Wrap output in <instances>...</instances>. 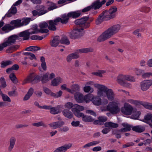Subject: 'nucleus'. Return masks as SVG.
<instances>
[{
    "mask_svg": "<svg viewBox=\"0 0 152 152\" xmlns=\"http://www.w3.org/2000/svg\"><path fill=\"white\" fill-rule=\"evenodd\" d=\"M152 85V80H145L141 83V88L142 90L145 91L148 90Z\"/></svg>",
    "mask_w": 152,
    "mask_h": 152,
    "instance_id": "obj_16",
    "label": "nucleus"
},
{
    "mask_svg": "<svg viewBox=\"0 0 152 152\" xmlns=\"http://www.w3.org/2000/svg\"><path fill=\"white\" fill-rule=\"evenodd\" d=\"M62 82V79L59 77L53 79L52 81L51 85L53 86H56Z\"/></svg>",
    "mask_w": 152,
    "mask_h": 152,
    "instance_id": "obj_38",
    "label": "nucleus"
},
{
    "mask_svg": "<svg viewBox=\"0 0 152 152\" xmlns=\"http://www.w3.org/2000/svg\"><path fill=\"white\" fill-rule=\"evenodd\" d=\"M132 130L137 132H141L145 130V128L143 126L138 125L133 126L132 127Z\"/></svg>",
    "mask_w": 152,
    "mask_h": 152,
    "instance_id": "obj_36",
    "label": "nucleus"
},
{
    "mask_svg": "<svg viewBox=\"0 0 152 152\" xmlns=\"http://www.w3.org/2000/svg\"><path fill=\"white\" fill-rule=\"evenodd\" d=\"M109 20L106 15L103 11L98 17L96 20V25L101 24L104 21Z\"/></svg>",
    "mask_w": 152,
    "mask_h": 152,
    "instance_id": "obj_18",
    "label": "nucleus"
},
{
    "mask_svg": "<svg viewBox=\"0 0 152 152\" xmlns=\"http://www.w3.org/2000/svg\"><path fill=\"white\" fill-rule=\"evenodd\" d=\"M10 24L14 25V27H21V20L17 19L11 21L10 22Z\"/></svg>",
    "mask_w": 152,
    "mask_h": 152,
    "instance_id": "obj_40",
    "label": "nucleus"
},
{
    "mask_svg": "<svg viewBox=\"0 0 152 152\" xmlns=\"http://www.w3.org/2000/svg\"><path fill=\"white\" fill-rule=\"evenodd\" d=\"M81 14L80 11L78 10L74 12H71L68 13V15L70 18H76L78 17Z\"/></svg>",
    "mask_w": 152,
    "mask_h": 152,
    "instance_id": "obj_29",
    "label": "nucleus"
},
{
    "mask_svg": "<svg viewBox=\"0 0 152 152\" xmlns=\"http://www.w3.org/2000/svg\"><path fill=\"white\" fill-rule=\"evenodd\" d=\"M121 125L124 127L120 130L119 131L120 132L129 131L131 129H132V127H133L132 126L127 123H123Z\"/></svg>",
    "mask_w": 152,
    "mask_h": 152,
    "instance_id": "obj_25",
    "label": "nucleus"
},
{
    "mask_svg": "<svg viewBox=\"0 0 152 152\" xmlns=\"http://www.w3.org/2000/svg\"><path fill=\"white\" fill-rule=\"evenodd\" d=\"M113 35L109 28L98 37L97 40L99 42H104L109 39Z\"/></svg>",
    "mask_w": 152,
    "mask_h": 152,
    "instance_id": "obj_8",
    "label": "nucleus"
},
{
    "mask_svg": "<svg viewBox=\"0 0 152 152\" xmlns=\"http://www.w3.org/2000/svg\"><path fill=\"white\" fill-rule=\"evenodd\" d=\"M18 37L17 35L14 34L6 38L4 42L0 44V51L3 50L4 48L14 44Z\"/></svg>",
    "mask_w": 152,
    "mask_h": 152,
    "instance_id": "obj_5",
    "label": "nucleus"
},
{
    "mask_svg": "<svg viewBox=\"0 0 152 152\" xmlns=\"http://www.w3.org/2000/svg\"><path fill=\"white\" fill-rule=\"evenodd\" d=\"M89 17L86 16L75 20V23L79 27L74 29L71 33L69 37L73 39H77L82 36L84 33V29L89 27L90 23L88 21Z\"/></svg>",
    "mask_w": 152,
    "mask_h": 152,
    "instance_id": "obj_1",
    "label": "nucleus"
},
{
    "mask_svg": "<svg viewBox=\"0 0 152 152\" xmlns=\"http://www.w3.org/2000/svg\"><path fill=\"white\" fill-rule=\"evenodd\" d=\"M105 2V0H97L93 3L91 6L92 9L97 10L101 7Z\"/></svg>",
    "mask_w": 152,
    "mask_h": 152,
    "instance_id": "obj_17",
    "label": "nucleus"
},
{
    "mask_svg": "<svg viewBox=\"0 0 152 152\" xmlns=\"http://www.w3.org/2000/svg\"><path fill=\"white\" fill-rule=\"evenodd\" d=\"M134 71L137 75H140L144 72V71L142 70L137 68L135 69L134 70Z\"/></svg>",
    "mask_w": 152,
    "mask_h": 152,
    "instance_id": "obj_61",
    "label": "nucleus"
},
{
    "mask_svg": "<svg viewBox=\"0 0 152 152\" xmlns=\"http://www.w3.org/2000/svg\"><path fill=\"white\" fill-rule=\"evenodd\" d=\"M127 102L133 104H137L140 102L139 101L137 100H135L132 99H128L127 101Z\"/></svg>",
    "mask_w": 152,
    "mask_h": 152,
    "instance_id": "obj_63",
    "label": "nucleus"
},
{
    "mask_svg": "<svg viewBox=\"0 0 152 152\" xmlns=\"http://www.w3.org/2000/svg\"><path fill=\"white\" fill-rule=\"evenodd\" d=\"M40 49V48L39 47L37 46H32L26 48L25 49V50L34 52L39 50Z\"/></svg>",
    "mask_w": 152,
    "mask_h": 152,
    "instance_id": "obj_44",
    "label": "nucleus"
},
{
    "mask_svg": "<svg viewBox=\"0 0 152 152\" xmlns=\"http://www.w3.org/2000/svg\"><path fill=\"white\" fill-rule=\"evenodd\" d=\"M83 90L85 92L88 93L90 91L92 93L93 92L94 89L93 88H91L89 86H86L84 87Z\"/></svg>",
    "mask_w": 152,
    "mask_h": 152,
    "instance_id": "obj_51",
    "label": "nucleus"
},
{
    "mask_svg": "<svg viewBox=\"0 0 152 152\" xmlns=\"http://www.w3.org/2000/svg\"><path fill=\"white\" fill-rule=\"evenodd\" d=\"M12 64V62L10 61H7L2 62L1 64V67H5L6 66Z\"/></svg>",
    "mask_w": 152,
    "mask_h": 152,
    "instance_id": "obj_55",
    "label": "nucleus"
},
{
    "mask_svg": "<svg viewBox=\"0 0 152 152\" xmlns=\"http://www.w3.org/2000/svg\"><path fill=\"white\" fill-rule=\"evenodd\" d=\"M107 120V118L104 116H100L98 118V119L94 121V124L95 125H102Z\"/></svg>",
    "mask_w": 152,
    "mask_h": 152,
    "instance_id": "obj_21",
    "label": "nucleus"
},
{
    "mask_svg": "<svg viewBox=\"0 0 152 152\" xmlns=\"http://www.w3.org/2000/svg\"><path fill=\"white\" fill-rule=\"evenodd\" d=\"M17 12V10L16 7L12 5L5 16L8 17H11L12 15L16 14Z\"/></svg>",
    "mask_w": 152,
    "mask_h": 152,
    "instance_id": "obj_27",
    "label": "nucleus"
},
{
    "mask_svg": "<svg viewBox=\"0 0 152 152\" xmlns=\"http://www.w3.org/2000/svg\"><path fill=\"white\" fill-rule=\"evenodd\" d=\"M0 95L2 96V99L4 101L9 102H11V100L9 97L7 95L3 94L2 92H1Z\"/></svg>",
    "mask_w": 152,
    "mask_h": 152,
    "instance_id": "obj_46",
    "label": "nucleus"
},
{
    "mask_svg": "<svg viewBox=\"0 0 152 152\" xmlns=\"http://www.w3.org/2000/svg\"><path fill=\"white\" fill-rule=\"evenodd\" d=\"M63 92L61 91H60L57 93H53L51 94V96L55 98H57L60 97L62 94Z\"/></svg>",
    "mask_w": 152,
    "mask_h": 152,
    "instance_id": "obj_56",
    "label": "nucleus"
},
{
    "mask_svg": "<svg viewBox=\"0 0 152 152\" xmlns=\"http://www.w3.org/2000/svg\"><path fill=\"white\" fill-rule=\"evenodd\" d=\"M117 8L115 7H111L108 11L105 10L103 11L108 20L115 17Z\"/></svg>",
    "mask_w": 152,
    "mask_h": 152,
    "instance_id": "obj_10",
    "label": "nucleus"
},
{
    "mask_svg": "<svg viewBox=\"0 0 152 152\" xmlns=\"http://www.w3.org/2000/svg\"><path fill=\"white\" fill-rule=\"evenodd\" d=\"M60 43V38L58 36L54 37L51 41L50 45L52 47H56Z\"/></svg>",
    "mask_w": 152,
    "mask_h": 152,
    "instance_id": "obj_24",
    "label": "nucleus"
},
{
    "mask_svg": "<svg viewBox=\"0 0 152 152\" xmlns=\"http://www.w3.org/2000/svg\"><path fill=\"white\" fill-rule=\"evenodd\" d=\"M65 106L66 108L69 109H70L72 107H74V105L72 103L68 102L65 104Z\"/></svg>",
    "mask_w": 152,
    "mask_h": 152,
    "instance_id": "obj_60",
    "label": "nucleus"
},
{
    "mask_svg": "<svg viewBox=\"0 0 152 152\" xmlns=\"http://www.w3.org/2000/svg\"><path fill=\"white\" fill-rule=\"evenodd\" d=\"M36 33L35 31H32L31 32H29L27 31H25L22 32H20L19 34V36L17 35L18 36V39H19V37H23V39L24 40H27L29 39L30 38V35L32 34H35ZM17 40V39H16Z\"/></svg>",
    "mask_w": 152,
    "mask_h": 152,
    "instance_id": "obj_15",
    "label": "nucleus"
},
{
    "mask_svg": "<svg viewBox=\"0 0 152 152\" xmlns=\"http://www.w3.org/2000/svg\"><path fill=\"white\" fill-rule=\"evenodd\" d=\"M151 9L149 7H143L140 9V11L145 13H148L150 10Z\"/></svg>",
    "mask_w": 152,
    "mask_h": 152,
    "instance_id": "obj_52",
    "label": "nucleus"
},
{
    "mask_svg": "<svg viewBox=\"0 0 152 152\" xmlns=\"http://www.w3.org/2000/svg\"><path fill=\"white\" fill-rule=\"evenodd\" d=\"M69 128L66 126H64L61 127H60L58 130L61 132H65L68 131L69 130Z\"/></svg>",
    "mask_w": 152,
    "mask_h": 152,
    "instance_id": "obj_53",
    "label": "nucleus"
},
{
    "mask_svg": "<svg viewBox=\"0 0 152 152\" xmlns=\"http://www.w3.org/2000/svg\"><path fill=\"white\" fill-rule=\"evenodd\" d=\"M40 61L41 62V66L42 68L44 71L47 69V66L45 61V58L43 56H42L40 58Z\"/></svg>",
    "mask_w": 152,
    "mask_h": 152,
    "instance_id": "obj_43",
    "label": "nucleus"
},
{
    "mask_svg": "<svg viewBox=\"0 0 152 152\" xmlns=\"http://www.w3.org/2000/svg\"><path fill=\"white\" fill-rule=\"evenodd\" d=\"M106 72V71L103 70H99L98 71L92 73V74L100 77L102 76V74Z\"/></svg>",
    "mask_w": 152,
    "mask_h": 152,
    "instance_id": "obj_47",
    "label": "nucleus"
},
{
    "mask_svg": "<svg viewBox=\"0 0 152 152\" xmlns=\"http://www.w3.org/2000/svg\"><path fill=\"white\" fill-rule=\"evenodd\" d=\"M112 32L114 35L117 33L121 29V26L119 24H116L109 27Z\"/></svg>",
    "mask_w": 152,
    "mask_h": 152,
    "instance_id": "obj_26",
    "label": "nucleus"
},
{
    "mask_svg": "<svg viewBox=\"0 0 152 152\" xmlns=\"http://www.w3.org/2000/svg\"><path fill=\"white\" fill-rule=\"evenodd\" d=\"M132 107L129 104L125 103L124 106L121 107V111L123 114L126 115H131L133 111Z\"/></svg>",
    "mask_w": 152,
    "mask_h": 152,
    "instance_id": "obj_9",
    "label": "nucleus"
},
{
    "mask_svg": "<svg viewBox=\"0 0 152 152\" xmlns=\"http://www.w3.org/2000/svg\"><path fill=\"white\" fill-rule=\"evenodd\" d=\"M38 75L35 77L33 74H31L23 82V84L29 83H31L32 84L36 83L38 82Z\"/></svg>",
    "mask_w": 152,
    "mask_h": 152,
    "instance_id": "obj_13",
    "label": "nucleus"
},
{
    "mask_svg": "<svg viewBox=\"0 0 152 152\" xmlns=\"http://www.w3.org/2000/svg\"><path fill=\"white\" fill-rule=\"evenodd\" d=\"M39 26L40 28H46L48 27V24L47 23L45 22H43L40 23Z\"/></svg>",
    "mask_w": 152,
    "mask_h": 152,
    "instance_id": "obj_62",
    "label": "nucleus"
},
{
    "mask_svg": "<svg viewBox=\"0 0 152 152\" xmlns=\"http://www.w3.org/2000/svg\"><path fill=\"white\" fill-rule=\"evenodd\" d=\"M47 6L48 7L47 9H46L45 7L43 5H41L39 6V8L38 9V11L39 12L40 16L43 15L49 11L58 8L56 4L52 2L47 1L46 2Z\"/></svg>",
    "mask_w": 152,
    "mask_h": 152,
    "instance_id": "obj_4",
    "label": "nucleus"
},
{
    "mask_svg": "<svg viewBox=\"0 0 152 152\" xmlns=\"http://www.w3.org/2000/svg\"><path fill=\"white\" fill-rule=\"evenodd\" d=\"M49 75L48 73H46L43 76L38 75V82L41 81L42 83H44L48 82L50 80Z\"/></svg>",
    "mask_w": 152,
    "mask_h": 152,
    "instance_id": "obj_22",
    "label": "nucleus"
},
{
    "mask_svg": "<svg viewBox=\"0 0 152 152\" xmlns=\"http://www.w3.org/2000/svg\"><path fill=\"white\" fill-rule=\"evenodd\" d=\"M62 113L64 115L69 118H71L73 116L72 113L69 110L65 109L63 111Z\"/></svg>",
    "mask_w": 152,
    "mask_h": 152,
    "instance_id": "obj_37",
    "label": "nucleus"
},
{
    "mask_svg": "<svg viewBox=\"0 0 152 152\" xmlns=\"http://www.w3.org/2000/svg\"><path fill=\"white\" fill-rule=\"evenodd\" d=\"M15 28L13 26H11L10 24H7L1 28L2 30L4 31L5 33L9 32Z\"/></svg>",
    "mask_w": 152,
    "mask_h": 152,
    "instance_id": "obj_32",
    "label": "nucleus"
},
{
    "mask_svg": "<svg viewBox=\"0 0 152 152\" xmlns=\"http://www.w3.org/2000/svg\"><path fill=\"white\" fill-rule=\"evenodd\" d=\"M140 114V112L139 111L137 112L135 114L131 116V118L134 119H137Z\"/></svg>",
    "mask_w": 152,
    "mask_h": 152,
    "instance_id": "obj_57",
    "label": "nucleus"
},
{
    "mask_svg": "<svg viewBox=\"0 0 152 152\" xmlns=\"http://www.w3.org/2000/svg\"><path fill=\"white\" fill-rule=\"evenodd\" d=\"M32 125L33 126L37 127L42 126L43 127L45 128L47 126L42 121L37 123H33L32 124Z\"/></svg>",
    "mask_w": 152,
    "mask_h": 152,
    "instance_id": "obj_45",
    "label": "nucleus"
},
{
    "mask_svg": "<svg viewBox=\"0 0 152 152\" xmlns=\"http://www.w3.org/2000/svg\"><path fill=\"white\" fill-rule=\"evenodd\" d=\"M60 43L61 44L67 45L69 44L70 43L68 38L65 36H62L61 39H60Z\"/></svg>",
    "mask_w": 152,
    "mask_h": 152,
    "instance_id": "obj_41",
    "label": "nucleus"
},
{
    "mask_svg": "<svg viewBox=\"0 0 152 152\" xmlns=\"http://www.w3.org/2000/svg\"><path fill=\"white\" fill-rule=\"evenodd\" d=\"M125 80L134 82L135 80V78L132 76L128 75L120 74L116 77L117 82L121 85L125 87H130L131 86V84Z\"/></svg>",
    "mask_w": 152,
    "mask_h": 152,
    "instance_id": "obj_3",
    "label": "nucleus"
},
{
    "mask_svg": "<svg viewBox=\"0 0 152 152\" xmlns=\"http://www.w3.org/2000/svg\"><path fill=\"white\" fill-rule=\"evenodd\" d=\"M94 87L98 89L97 95L101 97H105L106 95L110 101H113L115 98V94L113 90L102 85L96 84L94 85Z\"/></svg>",
    "mask_w": 152,
    "mask_h": 152,
    "instance_id": "obj_2",
    "label": "nucleus"
},
{
    "mask_svg": "<svg viewBox=\"0 0 152 152\" xmlns=\"http://www.w3.org/2000/svg\"><path fill=\"white\" fill-rule=\"evenodd\" d=\"M72 146V144L69 143L59 147L56 149L53 152H65Z\"/></svg>",
    "mask_w": 152,
    "mask_h": 152,
    "instance_id": "obj_19",
    "label": "nucleus"
},
{
    "mask_svg": "<svg viewBox=\"0 0 152 152\" xmlns=\"http://www.w3.org/2000/svg\"><path fill=\"white\" fill-rule=\"evenodd\" d=\"M104 126L106 127L109 128H105L102 130V133L104 134H107L110 132V130L109 128H116L118 126V124L111 122H106L104 124Z\"/></svg>",
    "mask_w": 152,
    "mask_h": 152,
    "instance_id": "obj_11",
    "label": "nucleus"
},
{
    "mask_svg": "<svg viewBox=\"0 0 152 152\" xmlns=\"http://www.w3.org/2000/svg\"><path fill=\"white\" fill-rule=\"evenodd\" d=\"M94 104L99 106L102 104L101 99L97 96H93L91 100Z\"/></svg>",
    "mask_w": 152,
    "mask_h": 152,
    "instance_id": "obj_30",
    "label": "nucleus"
},
{
    "mask_svg": "<svg viewBox=\"0 0 152 152\" xmlns=\"http://www.w3.org/2000/svg\"><path fill=\"white\" fill-rule=\"evenodd\" d=\"M119 103L118 101H113L109 103L107 109L112 114H117L120 111Z\"/></svg>",
    "mask_w": 152,
    "mask_h": 152,
    "instance_id": "obj_7",
    "label": "nucleus"
},
{
    "mask_svg": "<svg viewBox=\"0 0 152 152\" xmlns=\"http://www.w3.org/2000/svg\"><path fill=\"white\" fill-rule=\"evenodd\" d=\"M74 97L77 102L81 103L83 101V95L80 93H76L74 95Z\"/></svg>",
    "mask_w": 152,
    "mask_h": 152,
    "instance_id": "obj_31",
    "label": "nucleus"
},
{
    "mask_svg": "<svg viewBox=\"0 0 152 152\" xmlns=\"http://www.w3.org/2000/svg\"><path fill=\"white\" fill-rule=\"evenodd\" d=\"M152 119V114L148 113L145 115L144 117V120L146 123L148 124L150 123Z\"/></svg>",
    "mask_w": 152,
    "mask_h": 152,
    "instance_id": "obj_39",
    "label": "nucleus"
},
{
    "mask_svg": "<svg viewBox=\"0 0 152 152\" xmlns=\"http://www.w3.org/2000/svg\"><path fill=\"white\" fill-rule=\"evenodd\" d=\"M0 82L1 84V86L3 88L5 87L6 86V83L4 78L1 77L0 79Z\"/></svg>",
    "mask_w": 152,
    "mask_h": 152,
    "instance_id": "obj_59",
    "label": "nucleus"
},
{
    "mask_svg": "<svg viewBox=\"0 0 152 152\" xmlns=\"http://www.w3.org/2000/svg\"><path fill=\"white\" fill-rule=\"evenodd\" d=\"M61 111L60 109V106L58 105L56 107H51L50 109V112L51 113L55 115L58 114Z\"/></svg>",
    "mask_w": 152,
    "mask_h": 152,
    "instance_id": "obj_28",
    "label": "nucleus"
},
{
    "mask_svg": "<svg viewBox=\"0 0 152 152\" xmlns=\"http://www.w3.org/2000/svg\"><path fill=\"white\" fill-rule=\"evenodd\" d=\"M16 141V139L14 137H11L10 138V146L8 148V150L9 151H11L13 148L15 144Z\"/></svg>",
    "mask_w": 152,
    "mask_h": 152,
    "instance_id": "obj_35",
    "label": "nucleus"
},
{
    "mask_svg": "<svg viewBox=\"0 0 152 152\" xmlns=\"http://www.w3.org/2000/svg\"><path fill=\"white\" fill-rule=\"evenodd\" d=\"M64 124V122L63 121L54 122L50 124L49 125L53 129H55L60 128Z\"/></svg>",
    "mask_w": 152,
    "mask_h": 152,
    "instance_id": "obj_20",
    "label": "nucleus"
},
{
    "mask_svg": "<svg viewBox=\"0 0 152 152\" xmlns=\"http://www.w3.org/2000/svg\"><path fill=\"white\" fill-rule=\"evenodd\" d=\"M93 97L92 95L90 94H88L85 95L83 97V101L84 100L86 102H89L91 100Z\"/></svg>",
    "mask_w": 152,
    "mask_h": 152,
    "instance_id": "obj_50",
    "label": "nucleus"
},
{
    "mask_svg": "<svg viewBox=\"0 0 152 152\" xmlns=\"http://www.w3.org/2000/svg\"><path fill=\"white\" fill-rule=\"evenodd\" d=\"M92 50L89 48H83L77 50L75 52H74L68 55L66 58V61L69 63L73 59H77L79 58V53H86L91 52Z\"/></svg>",
    "mask_w": 152,
    "mask_h": 152,
    "instance_id": "obj_6",
    "label": "nucleus"
},
{
    "mask_svg": "<svg viewBox=\"0 0 152 152\" xmlns=\"http://www.w3.org/2000/svg\"><path fill=\"white\" fill-rule=\"evenodd\" d=\"M19 68V66L18 64L14 65L12 67L7 69L6 70V72L7 73H10L12 70H17Z\"/></svg>",
    "mask_w": 152,
    "mask_h": 152,
    "instance_id": "obj_48",
    "label": "nucleus"
},
{
    "mask_svg": "<svg viewBox=\"0 0 152 152\" xmlns=\"http://www.w3.org/2000/svg\"><path fill=\"white\" fill-rule=\"evenodd\" d=\"M70 17L67 14H64L61 15V18L57 17L55 19V21L56 22H61L62 24H66L68 22Z\"/></svg>",
    "mask_w": 152,
    "mask_h": 152,
    "instance_id": "obj_14",
    "label": "nucleus"
},
{
    "mask_svg": "<svg viewBox=\"0 0 152 152\" xmlns=\"http://www.w3.org/2000/svg\"><path fill=\"white\" fill-rule=\"evenodd\" d=\"M8 94L10 96H15L17 95V93L15 90L10 91L8 92Z\"/></svg>",
    "mask_w": 152,
    "mask_h": 152,
    "instance_id": "obj_64",
    "label": "nucleus"
},
{
    "mask_svg": "<svg viewBox=\"0 0 152 152\" xmlns=\"http://www.w3.org/2000/svg\"><path fill=\"white\" fill-rule=\"evenodd\" d=\"M80 116V117H82L83 120L85 122H91L93 121L91 116L85 115L83 113L81 114Z\"/></svg>",
    "mask_w": 152,
    "mask_h": 152,
    "instance_id": "obj_34",
    "label": "nucleus"
},
{
    "mask_svg": "<svg viewBox=\"0 0 152 152\" xmlns=\"http://www.w3.org/2000/svg\"><path fill=\"white\" fill-rule=\"evenodd\" d=\"M71 89H72L75 92H76L79 90L80 87L77 84H74L71 86Z\"/></svg>",
    "mask_w": 152,
    "mask_h": 152,
    "instance_id": "obj_58",
    "label": "nucleus"
},
{
    "mask_svg": "<svg viewBox=\"0 0 152 152\" xmlns=\"http://www.w3.org/2000/svg\"><path fill=\"white\" fill-rule=\"evenodd\" d=\"M11 45L6 50V52L7 53H12L13 52L19 48V45Z\"/></svg>",
    "mask_w": 152,
    "mask_h": 152,
    "instance_id": "obj_33",
    "label": "nucleus"
},
{
    "mask_svg": "<svg viewBox=\"0 0 152 152\" xmlns=\"http://www.w3.org/2000/svg\"><path fill=\"white\" fill-rule=\"evenodd\" d=\"M48 22L49 24L48 28L51 31H56V26L57 25L58 23L56 22L55 21V19L53 20H49Z\"/></svg>",
    "mask_w": 152,
    "mask_h": 152,
    "instance_id": "obj_23",
    "label": "nucleus"
},
{
    "mask_svg": "<svg viewBox=\"0 0 152 152\" xmlns=\"http://www.w3.org/2000/svg\"><path fill=\"white\" fill-rule=\"evenodd\" d=\"M31 20L30 18H26L21 20V26H26L28 24L29 22Z\"/></svg>",
    "mask_w": 152,
    "mask_h": 152,
    "instance_id": "obj_42",
    "label": "nucleus"
},
{
    "mask_svg": "<svg viewBox=\"0 0 152 152\" xmlns=\"http://www.w3.org/2000/svg\"><path fill=\"white\" fill-rule=\"evenodd\" d=\"M144 107L148 109L152 110V104L149 103H144L142 104Z\"/></svg>",
    "mask_w": 152,
    "mask_h": 152,
    "instance_id": "obj_54",
    "label": "nucleus"
},
{
    "mask_svg": "<svg viewBox=\"0 0 152 152\" xmlns=\"http://www.w3.org/2000/svg\"><path fill=\"white\" fill-rule=\"evenodd\" d=\"M84 109V108L83 106L77 104H75L74 105V107L72 109V110L76 116L80 118L81 114L83 113H80V112L83 110Z\"/></svg>",
    "mask_w": 152,
    "mask_h": 152,
    "instance_id": "obj_12",
    "label": "nucleus"
},
{
    "mask_svg": "<svg viewBox=\"0 0 152 152\" xmlns=\"http://www.w3.org/2000/svg\"><path fill=\"white\" fill-rule=\"evenodd\" d=\"M9 77L14 83H17L18 82V80L14 73L10 74L9 76Z\"/></svg>",
    "mask_w": 152,
    "mask_h": 152,
    "instance_id": "obj_49",
    "label": "nucleus"
}]
</instances>
